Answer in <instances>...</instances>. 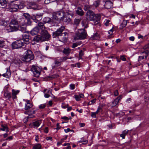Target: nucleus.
<instances>
[{
	"label": "nucleus",
	"mask_w": 149,
	"mask_h": 149,
	"mask_svg": "<svg viewBox=\"0 0 149 149\" xmlns=\"http://www.w3.org/2000/svg\"><path fill=\"white\" fill-rule=\"evenodd\" d=\"M37 26H38L40 29V33H43L45 35L49 34L47 31L45 30V27L42 22H39Z\"/></svg>",
	"instance_id": "9d476101"
},
{
	"label": "nucleus",
	"mask_w": 149,
	"mask_h": 149,
	"mask_svg": "<svg viewBox=\"0 0 149 149\" xmlns=\"http://www.w3.org/2000/svg\"><path fill=\"white\" fill-rule=\"evenodd\" d=\"M78 45V43H74L72 46V48H74L77 47Z\"/></svg>",
	"instance_id": "6e6d98bb"
},
{
	"label": "nucleus",
	"mask_w": 149,
	"mask_h": 149,
	"mask_svg": "<svg viewBox=\"0 0 149 149\" xmlns=\"http://www.w3.org/2000/svg\"><path fill=\"white\" fill-rule=\"evenodd\" d=\"M7 23L3 19L0 18V25L5 26L7 25Z\"/></svg>",
	"instance_id": "2f4dec72"
},
{
	"label": "nucleus",
	"mask_w": 149,
	"mask_h": 149,
	"mask_svg": "<svg viewBox=\"0 0 149 149\" xmlns=\"http://www.w3.org/2000/svg\"><path fill=\"white\" fill-rule=\"evenodd\" d=\"M76 13L80 16H82L84 15V12L80 7H78L76 10Z\"/></svg>",
	"instance_id": "4be33fe9"
},
{
	"label": "nucleus",
	"mask_w": 149,
	"mask_h": 149,
	"mask_svg": "<svg viewBox=\"0 0 149 149\" xmlns=\"http://www.w3.org/2000/svg\"><path fill=\"white\" fill-rule=\"evenodd\" d=\"M58 38L60 41L65 42L67 41L68 38V34L67 33H63Z\"/></svg>",
	"instance_id": "ddd939ff"
},
{
	"label": "nucleus",
	"mask_w": 149,
	"mask_h": 149,
	"mask_svg": "<svg viewBox=\"0 0 149 149\" xmlns=\"http://www.w3.org/2000/svg\"><path fill=\"white\" fill-rule=\"evenodd\" d=\"M25 113L29 114L26 117V119H28L29 118H33L34 117V116L33 114L35 113V111L30 110L28 111L25 112Z\"/></svg>",
	"instance_id": "a211bd4d"
},
{
	"label": "nucleus",
	"mask_w": 149,
	"mask_h": 149,
	"mask_svg": "<svg viewBox=\"0 0 149 149\" xmlns=\"http://www.w3.org/2000/svg\"><path fill=\"white\" fill-rule=\"evenodd\" d=\"M14 63L17 65H20L22 63V61L18 58H15L13 61Z\"/></svg>",
	"instance_id": "f704fd0d"
},
{
	"label": "nucleus",
	"mask_w": 149,
	"mask_h": 149,
	"mask_svg": "<svg viewBox=\"0 0 149 149\" xmlns=\"http://www.w3.org/2000/svg\"><path fill=\"white\" fill-rule=\"evenodd\" d=\"M144 49L146 50H148V49H149V43L146 44L143 47Z\"/></svg>",
	"instance_id": "49530a36"
},
{
	"label": "nucleus",
	"mask_w": 149,
	"mask_h": 149,
	"mask_svg": "<svg viewBox=\"0 0 149 149\" xmlns=\"http://www.w3.org/2000/svg\"><path fill=\"white\" fill-rule=\"evenodd\" d=\"M7 89L8 88L6 87V90H4V95L6 98L9 99L11 97V95L10 93L8 91Z\"/></svg>",
	"instance_id": "aec40b11"
},
{
	"label": "nucleus",
	"mask_w": 149,
	"mask_h": 149,
	"mask_svg": "<svg viewBox=\"0 0 149 149\" xmlns=\"http://www.w3.org/2000/svg\"><path fill=\"white\" fill-rule=\"evenodd\" d=\"M24 43L21 40H17L12 44V47L14 49L20 48L23 45Z\"/></svg>",
	"instance_id": "1a4fd4ad"
},
{
	"label": "nucleus",
	"mask_w": 149,
	"mask_h": 149,
	"mask_svg": "<svg viewBox=\"0 0 149 149\" xmlns=\"http://www.w3.org/2000/svg\"><path fill=\"white\" fill-rule=\"evenodd\" d=\"M56 126H57V127L56 128V129L59 130L60 129L61 127L59 125V123H57L56 124Z\"/></svg>",
	"instance_id": "0e129e2a"
},
{
	"label": "nucleus",
	"mask_w": 149,
	"mask_h": 149,
	"mask_svg": "<svg viewBox=\"0 0 149 149\" xmlns=\"http://www.w3.org/2000/svg\"><path fill=\"white\" fill-rule=\"evenodd\" d=\"M43 21L45 23H49L52 21V19L49 17H45L43 19Z\"/></svg>",
	"instance_id": "c9c22d12"
},
{
	"label": "nucleus",
	"mask_w": 149,
	"mask_h": 149,
	"mask_svg": "<svg viewBox=\"0 0 149 149\" xmlns=\"http://www.w3.org/2000/svg\"><path fill=\"white\" fill-rule=\"evenodd\" d=\"M96 114H97L95 112H92L91 113V116L92 117L95 118Z\"/></svg>",
	"instance_id": "bf43d9fd"
},
{
	"label": "nucleus",
	"mask_w": 149,
	"mask_h": 149,
	"mask_svg": "<svg viewBox=\"0 0 149 149\" xmlns=\"http://www.w3.org/2000/svg\"><path fill=\"white\" fill-rule=\"evenodd\" d=\"M128 132V130H126L123 131L120 135V136L123 139H125V136L127 134Z\"/></svg>",
	"instance_id": "473e14b6"
},
{
	"label": "nucleus",
	"mask_w": 149,
	"mask_h": 149,
	"mask_svg": "<svg viewBox=\"0 0 149 149\" xmlns=\"http://www.w3.org/2000/svg\"><path fill=\"white\" fill-rule=\"evenodd\" d=\"M92 38L94 39H98L99 38V35L97 33H95L93 35Z\"/></svg>",
	"instance_id": "ea45409f"
},
{
	"label": "nucleus",
	"mask_w": 149,
	"mask_h": 149,
	"mask_svg": "<svg viewBox=\"0 0 149 149\" xmlns=\"http://www.w3.org/2000/svg\"><path fill=\"white\" fill-rule=\"evenodd\" d=\"M1 126V127L0 128L1 130L3 131H6L7 132L8 131V130L7 125L2 124Z\"/></svg>",
	"instance_id": "c756f323"
},
{
	"label": "nucleus",
	"mask_w": 149,
	"mask_h": 149,
	"mask_svg": "<svg viewBox=\"0 0 149 149\" xmlns=\"http://www.w3.org/2000/svg\"><path fill=\"white\" fill-rule=\"evenodd\" d=\"M85 50V49L83 48V50H81L79 53V56L80 59H82V56L84 55V52Z\"/></svg>",
	"instance_id": "72a5a7b5"
},
{
	"label": "nucleus",
	"mask_w": 149,
	"mask_h": 149,
	"mask_svg": "<svg viewBox=\"0 0 149 149\" xmlns=\"http://www.w3.org/2000/svg\"><path fill=\"white\" fill-rule=\"evenodd\" d=\"M70 87L72 89H74L75 88V86L74 84H71L70 85Z\"/></svg>",
	"instance_id": "e2e57ef3"
},
{
	"label": "nucleus",
	"mask_w": 149,
	"mask_h": 149,
	"mask_svg": "<svg viewBox=\"0 0 149 149\" xmlns=\"http://www.w3.org/2000/svg\"><path fill=\"white\" fill-rule=\"evenodd\" d=\"M36 18L37 21H40L41 20L42 18V15L37 14L36 15Z\"/></svg>",
	"instance_id": "79ce46f5"
},
{
	"label": "nucleus",
	"mask_w": 149,
	"mask_h": 149,
	"mask_svg": "<svg viewBox=\"0 0 149 149\" xmlns=\"http://www.w3.org/2000/svg\"><path fill=\"white\" fill-rule=\"evenodd\" d=\"M31 9H33L34 10H36L37 8L36 6L35 5L34 7H33V6L32 5L31 6H30Z\"/></svg>",
	"instance_id": "338daca9"
},
{
	"label": "nucleus",
	"mask_w": 149,
	"mask_h": 149,
	"mask_svg": "<svg viewBox=\"0 0 149 149\" xmlns=\"http://www.w3.org/2000/svg\"><path fill=\"white\" fill-rule=\"evenodd\" d=\"M80 22V20L79 19H74V23L76 25H78Z\"/></svg>",
	"instance_id": "c03bdc74"
},
{
	"label": "nucleus",
	"mask_w": 149,
	"mask_h": 149,
	"mask_svg": "<svg viewBox=\"0 0 149 149\" xmlns=\"http://www.w3.org/2000/svg\"><path fill=\"white\" fill-rule=\"evenodd\" d=\"M65 28V27L64 26H61V27L58 29L56 31L53 32V37L54 38L58 36L59 37L60 35L63 33L62 32Z\"/></svg>",
	"instance_id": "9b49d317"
},
{
	"label": "nucleus",
	"mask_w": 149,
	"mask_h": 149,
	"mask_svg": "<svg viewBox=\"0 0 149 149\" xmlns=\"http://www.w3.org/2000/svg\"><path fill=\"white\" fill-rule=\"evenodd\" d=\"M75 98L77 101L79 100L80 99L79 96L78 95H75Z\"/></svg>",
	"instance_id": "5fc2aeb1"
},
{
	"label": "nucleus",
	"mask_w": 149,
	"mask_h": 149,
	"mask_svg": "<svg viewBox=\"0 0 149 149\" xmlns=\"http://www.w3.org/2000/svg\"><path fill=\"white\" fill-rule=\"evenodd\" d=\"M26 102L24 109L25 110H28L31 108L33 107V105L29 100L26 101Z\"/></svg>",
	"instance_id": "6ab92c4d"
},
{
	"label": "nucleus",
	"mask_w": 149,
	"mask_h": 149,
	"mask_svg": "<svg viewBox=\"0 0 149 149\" xmlns=\"http://www.w3.org/2000/svg\"><path fill=\"white\" fill-rule=\"evenodd\" d=\"M42 120H39L37 121L33 122L31 123V125L34 127V128H37L40 124Z\"/></svg>",
	"instance_id": "5701e85b"
},
{
	"label": "nucleus",
	"mask_w": 149,
	"mask_h": 149,
	"mask_svg": "<svg viewBox=\"0 0 149 149\" xmlns=\"http://www.w3.org/2000/svg\"><path fill=\"white\" fill-rule=\"evenodd\" d=\"M67 16L66 17H63V21L67 22H70L71 21L70 17H72L73 15L72 13H67Z\"/></svg>",
	"instance_id": "dca6fc26"
},
{
	"label": "nucleus",
	"mask_w": 149,
	"mask_h": 149,
	"mask_svg": "<svg viewBox=\"0 0 149 149\" xmlns=\"http://www.w3.org/2000/svg\"><path fill=\"white\" fill-rule=\"evenodd\" d=\"M31 19H32L33 20H34L36 22H37L36 20V15H33V16H31Z\"/></svg>",
	"instance_id": "de8ad7c7"
},
{
	"label": "nucleus",
	"mask_w": 149,
	"mask_h": 149,
	"mask_svg": "<svg viewBox=\"0 0 149 149\" xmlns=\"http://www.w3.org/2000/svg\"><path fill=\"white\" fill-rule=\"evenodd\" d=\"M12 93L14 94V95H16L19 92V91H15L14 90H12Z\"/></svg>",
	"instance_id": "4d7b16f0"
},
{
	"label": "nucleus",
	"mask_w": 149,
	"mask_h": 149,
	"mask_svg": "<svg viewBox=\"0 0 149 149\" xmlns=\"http://www.w3.org/2000/svg\"><path fill=\"white\" fill-rule=\"evenodd\" d=\"M120 58L123 61H125L126 60V58H125L124 56H121Z\"/></svg>",
	"instance_id": "052dcab7"
},
{
	"label": "nucleus",
	"mask_w": 149,
	"mask_h": 149,
	"mask_svg": "<svg viewBox=\"0 0 149 149\" xmlns=\"http://www.w3.org/2000/svg\"><path fill=\"white\" fill-rule=\"evenodd\" d=\"M118 90H116L114 92V95L116 96H117L118 95Z\"/></svg>",
	"instance_id": "69168bd1"
},
{
	"label": "nucleus",
	"mask_w": 149,
	"mask_h": 149,
	"mask_svg": "<svg viewBox=\"0 0 149 149\" xmlns=\"http://www.w3.org/2000/svg\"><path fill=\"white\" fill-rule=\"evenodd\" d=\"M13 17V19H12L10 23V25L6 28V30L8 32L16 31L18 30V28L16 26L18 25V24L17 19L14 18V16Z\"/></svg>",
	"instance_id": "7ed1b4c3"
},
{
	"label": "nucleus",
	"mask_w": 149,
	"mask_h": 149,
	"mask_svg": "<svg viewBox=\"0 0 149 149\" xmlns=\"http://www.w3.org/2000/svg\"><path fill=\"white\" fill-rule=\"evenodd\" d=\"M144 53L145 55V56H139V57L138 61H141V60L146 58L149 55V50H145L144 52H142L141 53V54H143Z\"/></svg>",
	"instance_id": "4468645a"
},
{
	"label": "nucleus",
	"mask_w": 149,
	"mask_h": 149,
	"mask_svg": "<svg viewBox=\"0 0 149 149\" xmlns=\"http://www.w3.org/2000/svg\"><path fill=\"white\" fill-rule=\"evenodd\" d=\"M103 104H101L98 107V109L96 112H95L97 114L100 111L101 112L102 111V108L103 107Z\"/></svg>",
	"instance_id": "4c0bfd02"
},
{
	"label": "nucleus",
	"mask_w": 149,
	"mask_h": 149,
	"mask_svg": "<svg viewBox=\"0 0 149 149\" xmlns=\"http://www.w3.org/2000/svg\"><path fill=\"white\" fill-rule=\"evenodd\" d=\"M22 41L24 42L26 44H28L29 43V33L26 32L23 33L22 35Z\"/></svg>",
	"instance_id": "f8f14e48"
},
{
	"label": "nucleus",
	"mask_w": 149,
	"mask_h": 149,
	"mask_svg": "<svg viewBox=\"0 0 149 149\" xmlns=\"http://www.w3.org/2000/svg\"><path fill=\"white\" fill-rule=\"evenodd\" d=\"M63 52L66 55H69L70 52V50L68 48H65Z\"/></svg>",
	"instance_id": "7c9ffc66"
},
{
	"label": "nucleus",
	"mask_w": 149,
	"mask_h": 149,
	"mask_svg": "<svg viewBox=\"0 0 149 149\" xmlns=\"http://www.w3.org/2000/svg\"><path fill=\"white\" fill-rule=\"evenodd\" d=\"M96 100V99H94L92 100H91L89 103H88V104L89 105H91L92 104H93L94 103H95Z\"/></svg>",
	"instance_id": "8fccbe9b"
},
{
	"label": "nucleus",
	"mask_w": 149,
	"mask_h": 149,
	"mask_svg": "<svg viewBox=\"0 0 149 149\" xmlns=\"http://www.w3.org/2000/svg\"><path fill=\"white\" fill-rule=\"evenodd\" d=\"M84 9L85 10H87L90 9V6L88 5H86L84 6Z\"/></svg>",
	"instance_id": "09e8293b"
},
{
	"label": "nucleus",
	"mask_w": 149,
	"mask_h": 149,
	"mask_svg": "<svg viewBox=\"0 0 149 149\" xmlns=\"http://www.w3.org/2000/svg\"><path fill=\"white\" fill-rule=\"evenodd\" d=\"M19 30L21 31L23 33L27 32L26 27L22 25L20 26L19 27Z\"/></svg>",
	"instance_id": "c85d7f7f"
},
{
	"label": "nucleus",
	"mask_w": 149,
	"mask_h": 149,
	"mask_svg": "<svg viewBox=\"0 0 149 149\" xmlns=\"http://www.w3.org/2000/svg\"><path fill=\"white\" fill-rule=\"evenodd\" d=\"M63 61V60H60L57 59L54 61L55 65H53L52 66V69H54L56 68L57 67L60 66L61 64V63Z\"/></svg>",
	"instance_id": "2eb2a0df"
},
{
	"label": "nucleus",
	"mask_w": 149,
	"mask_h": 149,
	"mask_svg": "<svg viewBox=\"0 0 149 149\" xmlns=\"http://www.w3.org/2000/svg\"><path fill=\"white\" fill-rule=\"evenodd\" d=\"M34 56L31 50L27 51L26 55L22 58V60L24 61L29 62L34 58Z\"/></svg>",
	"instance_id": "423d86ee"
},
{
	"label": "nucleus",
	"mask_w": 149,
	"mask_h": 149,
	"mask_svg": "<svg viewBox=\"0 0 149 149\" xmlns=\"http://www.w3.org/2000/svg\"><path fill=\"white\" fill-rule=\"evenodd\" d=\"M23 16L27 20L28 23L30 24L31 23V22L30 21L31 17L29 13H24L23 14Z\"/></svg>",
	"instance_id": "a878e982"
},
{
	"label": "nucleus",
	"mask_w": 149,
	"mask_h": 149,
	"mask_svg": "<svg viewBox=\"0 0 149 149\" xmlns=\"http://www.w3.org/2000/svg\"><path fill=\"white\" fill-rule=\"evenodd\" d=\"M5 41L3 40H0V48H1L5 47L6 45Z\"/></svg>",
	"instance_id": "e433bc0d"
},
{
	"label": "nucleus",
	"mask_w": 149,
	"mask_h": 149,
	"mask_svg": "<svg viewBox=\"0 0 149 149\" xmlns=\"http://www.w3.org/2000/svg\"><path fill=\"white\" fill-rule=\"evenodd\" d=\"M110 22V20L109 19H107L106 20L105 23V24L106 26H108Z\"/></svg>",
	"instance_id": "864d4df0"
},
{
	"label": "nucleus",
	"mask_w": 149,
	"mask_h": 149,
	"mask_svg": "<svg viewBox=\"0 0 149 149\" xmlns=\"http://www.w3.org/2000/svg\"><path fill=\"white\" fill-rule=\"evenodd\" d=\"M46 106V105L45 104H42L40 105L39 106V108L40 109H43Z\"/></svg>",
	"instance_id": "a18cd8bd"
},
{
	"label": "nucleus",
	"mask_w": 149,
	"mask_h": 149,
	"mask_svg": "<svg viewBox=\"0 0 149 149\" xmlns=\"http://www.w3.org/2000/svg\"><path fill=\"white\" fill-rule=\"evenodd\" d=\"M118 99H115L113 102L112 104V106H115L119 102Z\"/></svg>",
	"instance_id": "a19ab883"
},
{
	"label": "nucleus",
	"mask_w": 149,
	"mask_h": 149,
	"mask_svg": "<svg viewBox=\"0 0 149 149\" xmlns=\"http://www.w3.org/2000/svg\"><path fill=\"white\" fill-rule=\"evenodd\" d=\"M62 119H63L65 121H67L69 119H71V118L70 117L69 118H68V117L66 116H64L61 118Z\"/></svg>",
	"instance_id": "3c124183"
},
{
	"label": "nucleus",
	"mask_w": 149,
	"mask_h": 149,
	"mask_svg": "<svg viewBox=\"0 0 149 149\" xmlns=\"http://www.w3.org/2000/svg\"><path fill=\"white\" fill-rule=\"evenodd\" d=\"M64 12L63 11L53 13L52 20L53 22L57 24L59 23L60 21L64 17Z\"/></svg>",
	"instance_id": "20e7f679"
},
{
	"label": "nucleus",
	"mask_w": 149,
	"mask_h": 149,
	"mask_svg": "<svg viewBox=\"0 0 149 149\" xmlns=\"http://www.w3.org/2000/svg\"><path fill=\"white\" fill-rule=\"evenodd\" d=\"M7 0H0V4L1 6H3L2 7L4 8L5 7H6L7 8Z\"/></svg>",
	"instance_id": "bb28decb"
},
{
	"label": "nucleus",
	"mask_w": 149,
	"mask_h": 149,
	"mask_svg": "<svg viewBox=\"0 0 149 149\" xmlns=\"http://www.w3.org/2000/svg\"><path fill=\"white\" fill-rule=\"evenodd\" d=\"M40 31L38 26L35 27L31 31V34L32 36L37 34L38 33H40Z\"/></svg>",
	"instance_id": "f3484780"
},
{
	"label": "nucleus",
	"mask_w": 149,
	"mask_h": 149,
	"mask_svg": "<svg viewBox=\"0 0 149 149\" xmlns=\"http://www.w3.org/2000/svg\"><path fill=\"white\" fill-rule=\"evenodd\" d=\"M64 141V139H61V140L57 143V145H60L61 144V143L63 142Z\"/></svg>",
	"instance_id": "603ef678"
},
{
	"label": "nucleus",
	"mask_w": 149,
	"mask_h": 149,
	"mask_svg": "<svg viewBox=\"0 0 149 149\" xmlns=\"http://www.w3.org/2000/svg\"><path fill=\"white\" fill-rule=\"evenodd\" d=\"M86 17L88 20L93 21L94 25H96L99 23L101 16L100 14H95L91 10H88L86 14Z\"/></svg>",
	"instance_id": "f257e3e1"
},
{
	"label": "nucleus",
	"mask_w": 149,
	"mask_h": 149,
	"mask_svg": "<svg viewBox=\"0 0 149 149\" xmlns=\"http://www.w3.org/2000/svg\"><path fill=\"white\" fill-rule=\"evenodd\" d=\"M79 142H84L83 143V144H86L87 143L88 141L87 140H85L84 141H82L81 140V141H79Z\"/></svg>",
	"instance_id": "680f3d73"
},
{
	"label": "nucleus",
	"mask_w": 149,
	"mask_h": 149,
	"mask_svg": "<svg viewBox=\"0 0 149 149\" xmlns=\"http://www.w3.org/2000/svg\"><path fill=\"white\" fill-rule=\"evenodd\" d=\"M41 146L40 144H36L33 147V149H41Z\"/></svg>",
	"instance_id": "58836bf2"
},
{
	"label": "nucleus",
	"mask_w": 149,
	"mask_h": 149,
	"mask_svg": "<svg viewBox=\"0 0 149 149\" xmlns=\"http://www.w3.org/2000/svg\"><path fill=\"white\" fill-rule=\"evenodd\" d=\"M88 20L86 19H84L81 22V24H82V26H84V29L87 28L88 27V22L87 21Z\"/></svg>",
	"instance_id": "cd10ccee"
},
{
	"label": "nucleus",
	"mask_w": 149,
	"mask_h": 149,
	"mask_svg": "<svg viewBox=\"0 0 149 149\" xmlns=\"http://www.w3.org/2000/svg\"><path fill=\"white\" fill-rule=\"evenodd\" d=\"M41 36L37 35L36 36L33 38L31 42V44L34 45L37 42L39 41H43L47 40L50 37L49 34H45L43 33H40Z\"/></svg>",
	"instance_id": "f03ea898"
},
{
	"label": "nucleus",
	"mask_w": 149,
	"mask_h": 149,
	"mask_svg": "<svg viewBox=\"0 0 149 149\" xmlns=\"http://www.w3.org/2000/svg\"><path fill=\"white\" fill-rule=\"evenodd\" d=\"M87 36L86 31L84 29H80L77 31L74 38L75 40L85 39Z\"/></svg>",
	"instance_id": "39448f33"
},
{
	"label": "nucleus",
	"mask_w": 149,
	"mask_h": 149,
	"mask_svg": "<svg viewBox=\"0 0 149 149\" xmlns=\"http://www.w3.org/2000/svg\"><path fill=\"white\" fill-rule=\"evenodd\" d=\"M112 3L110 1H106L104 5V7L107 9H110L112 7Z\"/></svg>",
	"instance_id": "412c9836"
},
{
	"label": "nucleus",
	"mask_w": 149,
	"mask_h": 149,
	"mask_svg": "<svg viewBox=\"0 0 149 149\" xmlns=\"http://www.w3.org/2000/svg\"><path fill=\"white\" fill-rule=\"evenodd\" d=\"M21 6L14 3L9 4L7 7V9L11 12H16L18 9H21Z\"/></svg>",
	"instance_id": "0eeeda50"
},
{
	"label": "nucleus",
	"mask_w": 149,
	"mask_h": 149,
	"mask_svg": "<svg viewBox=\"0 0 149 149\" xmlns=\"http://www.w3.org/2000/svg\"><path fill=\"white\" fill-rule=\"evenodd\" d=\"M57 77L55 75H52L51 76H49L48 77L50 78L51 79H54L56 77Z\"/></svg>",
	"instance_id": "13d9d810"
},
{
	"label": "nucleus",
	"mask_w": 149,
	"mask_h": 149,
	"mask_svg": "<svg viewBox=\"0 0 149 149\" xmlns=\"http://www.w3.org/2000/svg\"><path fill=\"white\" fill-rule=\"evenodd\" d=\"M127 20H124L121 23L119 29H122L124 27H125L127 25V23H128Z\"/></svg>",
	"instance_id": "b1692460"
},
{
	"label": "nucleus",
	"mask_w": 149,
	"mask_h": 149,
	"mask_svg": "<svg viewBox=\"0 0 149 149\" xmlns=\"http://www.w3.org/2000/svg\"><path fill=\"white\" fill-rule=\"evenodd\" d=\"M79 125L81 127H84L85 124L83 123H79Z\"/></svg>",
	"instance_id": "774afa93"
},
{
	"label": "nucleus",
	"mask_w": 149,
	"mask_h": 149,
	"mask_svg": "<svg viewBox=\"0 0 149 149\" xmlns=\"http://www.w3.org/2000/svg\"><path fill=\"white\" fill-rule=\"evenodd\" d=\"M100 4V1H95L93 4V5L95 7H97Z\"/></svg>",
	"instance_id": "37998d69"
},
{
	"label": "nucleus",
	"mask_w": 149,
	"mask_h": 149,
	"mask_svg": "<svg viewBox=\"0 0 149 149\" xmlns=\"http://www.w3.org/2000/svg\"><path fill=\"white\" fill-rule=\"evenodd\" d=\"M14 18L17 19L18 24L20 23L21 22H24V21L23 18H22L18 16L17 15H14Z\"/></svg>",
	"instance_id": "393cba45"
},
{
	"label": "nucleus",
	"mask_w": 149,
	"mask_h": 149,
	"mask_svg": "<svg viewBox=\"0 0 149 149\" xmlns=\"http://www.w3.org/2000/svg\"><path fill=\"white\" fill-rule=\"evenodd\" d=\"M31 71L33 72L34 76L36 77H38L40 74L41 69L38 66L34 65L32 66Z\"/></svg>",
	"instance_id": "6e6552de"
}]
</instances>
